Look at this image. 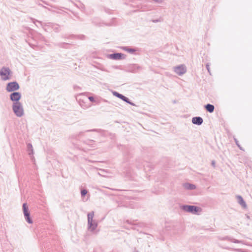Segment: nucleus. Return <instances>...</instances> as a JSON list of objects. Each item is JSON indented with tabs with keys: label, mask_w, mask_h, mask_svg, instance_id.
Wrapping results in <instances>:
<instances>
[{
	"label": "nucleus",
	"mask_w": 252,
	"mask_h": 252,
	"mask_svg": "<svg viewBox=\"0 0 252 252\" xmlns=\"http://www.w3.org/2000/svg\"><path fill=\"white\" fill-rule=\"evenodd\" d=\"M206 67L208 71V72L210 74H211V73H210V65L208 63H207L206 64Z\"/></svg>",
	"instance_id": "obj_29"
},
{
	"label": "nucleus",
	"mask_w": 252,
	"mask_h": 252,
	"mask_svg": "<svg viewBox=\"0 0 252 252\" xmlns=\"http://www.w3.org/2000/svg\"><path fill=\"white\" fill-rule=\"evenodd\" d=\"M236 197L237 199L238 203L241 205V206L244 208H246L247 207V204L243 197L239 195H237L236 196Z\"/></svg>",
	"instance_id": "obj_12"
},
{
	"label": "nucleus",
	"mask_w": 252,
	"mask_h": 252,
	"mask_svg": "<svg viewBox=\"0 0 252 252\" xmlns=\"http://www.w3.org/2000/svg\"><path fill=\"white\" fill-rule=\"evenodd\" d=\"M234 140H235L236 144L237 145V146L240 149L242 150V148L241 147L240 145H239V144L238 143V141L237 140V139H236V138H234Z\"/></svg>",
	"instance_id": "obj_27"
},
{
	"label": "nucleus",
	"mask_w": 252,
	"mask_h": 252,
	"mask_svg": "<svg viewBox=\"0 0 252 252\" xmlns=\"http://www.w3.org/2000/svg\"><path fill=\"white\" fill-rule=\"evenodd\" d=\"M180 209L186 212L190 213L192 214H197L198 212L201 210L199 207L189 205H181Z\"/></svg>",
	"instance_id": "obj_2"
},
{
	"label": "nucleus",
	"mask_w": 252,
	"mask_h": 252,
	"mask_svg": "<svg viewBox=\"0 0 252 252\" xmlns=\"http://www.w3.org/2000/svg\"><path fill=\"white\" fill-rule=\"evenodd\" d=\"M141 66L137 64H133L129 67V69L132 72H136L137 71L141 69Z\"/></svg>",
	"instance_id": "obj_15"
},
{
	"label": "nucleus",
	"mask_w": 252,
	"mask_h": 252,
	"mask_svg": "<svg viewBox=\"0 0 252 252\" xmlns=\"http://www.w3.org/2000/svg\"><path fill=\"white\" fill-rule=\"evenodd\" d=\"M29 45H30V46L31 47H32V48H33V47L35 46L34 45H33V44H30V43H29Z\"/></svg>",
	"instance_id": "obj_37"
},
{
	"label": "nucleus",
	"mask_w": 252,
	"mask_h": 252,
	"mask_svg": "<svg viewBox=\"0 0 252 252\" xmlns=\"http://www.w3.org/2000/svg\"><path fill=\"white\" fill-rule=\"evenodd\" d=\"M48 26L51 27L56 32H58L60 31V26L59 25L50 23Z\"/></svg>",
	"instance_id": "obj_18"
},
{
	"label": "nucleus",
	"mask_w": 252,
	"mask_h": 252,
	"mask_svg": "<svg viewBox=\"0 0 252 252\" xmlns=\"http://www.w3.org/2000/svg\"><path fill=\"white\" fill-rule=\"evenodd\" d=\"M123 49L130 54H133L135 52L137 51V50L135 48H130L128 46H125L123 47Z\"/></svg>",
	"instance_id": "obj_19"
},
{
	"label": "nucleus",
	"mask_w": 252,
	"mask_h": 252,
	"mask_svg": "<svg viewBox=\"0 0 252 252\" xmlns=\"http://www.w3.org/2000/svg\"><path fill=\"white\" fill-rule=\"evenodd\" d=\"M12 71L8 67L3 66L0 69V76L3 81L9 80L11 79Z\"/></svg>",
	"instance_id": "obj_4"
},
{
	"label": "nucleus",
	"mask_w": 252,
	"mask_h": 252,
	"mask_svg": "<svg viewBox=\"0 0 252 252\" xmlns=\"http://www.w3.org/2000/svg\"><path fill=\"white\" fill-rule=\"evenodd\" d=\"M21 96V94L20 92H14L10 94L9 98L10 100L13 102H20L19 100Z\"/></svg>",
	"instance_id": "obj_9"
},
{
	"label": "nucleus",
	"mask_w": 252,
	"mask_h": 252,
	"mask_svg": "<svg viewBox=\"0 0 252 252\" xmlns=\"http://www.w3.org/2000/svg\"><path fill=\"white\" fill-rule=\"evenodd\" d=\"M112 93L114 96L122 99V100L126 102L127 103H128L132 106H135V105L134 103H133L132 101H131L128 97L125 96L123 94H120L119 93L116 92V91H113L112 92Z\"/></svg>",
	"instance_id": "obj_7"
},
{
	"label": "nucleus",
	"mask_w": 252,
	"mask_h": 252,
	"mask_svg": "<svg viewBox=\"0 0 252 252\" xmlns=\"http://www.w3.org/2000/svg\"><path fill=\"white\" fill-rule=\"evenodd\" d=\"M86 131L87 132H88V131H97L98 132H101L103 131V130L100 129H91V130H88Z\"/></svg>",
	"instance_id": "obj_23"
},
{
	"label": "nucleus",
	"mask_w": 252,
	"mask_h": 252,
	"mask_svg": "<svg viewBox=\"0 0 252 252\" xmlns=\"http://www.w3.org/2000/svg\"><path fill=\"white\" fill-rule=\"evenodd\" d=\"M129 157H131V156L129 155H127V156H126L125 155V158H124V162H128V158Z\"/></svg>",
	"instance_id": "obj_25"
},
{
	"label": "nucleus",
	"mask_w": 252,
	"mask_h": 252,
	"mask_svg": "<svg viewBox=\"0 0 252 252\" xmlns=\"http://www.w3.org/2000/svg\"><path fill=\"white\" fill-rule=\"evenodd\" d=\"M12 108L14 114L17 117H21L24 115V109L21 102H13Z\"/></svg>",
	"instance_id": "obj_1"
},
{
	"label": "nucleus",
	"mask_w": 252,
	"mask_h": 252,
	"mask_svg": "<svg viewBox=\"0 0 252 252\" xmlns=\"http://www.w3.org/2000/svg\"><path fill=\"white\" fill-rule=\"evenodd\" d=\"M76 38H77L78 39H81V40H83V39H85V36L84 35H77V37Z\"/></svg>",
	"instance_id": "obj_26"
},
{
	"label": "nucleus",
	"mask_w": 252,
	"mask_h": 252,
	"mask_svg": "<svg viewBox=\"0 0 252 252\" xmlns=\"http://www.w3.org/2000/svg\"><path fill=\"white\" fill-rule=\"evenodd\" d=\"M80 106H81V107L83 108H85V106H84L81 102H80ZM87 107H86V108H87Z\"/></svg>",
	"instance_id": "obj_35"
},
{
	"label": "nucleus",
	"mask_w": 252,
	"mask_h": 252,
	"mask_svg": "<svg viewBox=\"0 0 252 252\" xmlns=\"http://www.w3.org/2000/svg\"><path fill=\"white\" fill-rule=\"evenodd\" d=\"M27 149H28V151L29 152V154L30 155H33V148H32V145L31 143L28 144Z\"/></svg>",
	"instance_id": "obj_20"
},
{
	"label": "nucleus",
	"mask_w": 252,
	"mask_h": 252,
	"mask_svg": "<svg viewBox=\"0 0 252 252\" xmlns=\"http://www.w3.org/2000/svg\"><path fill=\"white\" fill-rule=\"evenodd\" d=\"M63 37L65 38H67V39H75V38H76L77 35H75L74 34H71L67 36H63Z\"/></svg>",
	"instance_id": "obj_22"
},
{
	"label": "nucleus",
	"mask_w": 252,
	"mask_h": 252,
	"mask_svg": "<svg viewBox=\"0 0 252 252\" xmlns=\"http://www.w3.org/2000/svg\"><path fill=\"white\" fill-rule=\"evenodd\" d=\"M108 57L114 60H121L125 59L126 55L122 53H114L108 55Z\"/></svg>",
	"instance_id": "obj_8"
},
{
	"label": "nucleus",
	"mask_w": 252,
	"mask_h": 252,
	"mask_svg": "<svg viewBox=\"0 0 252 252\" xmlns=\"http://www.w3.org/2000/svg\"><path fill=\"white\" fill-rule=\"evenodd\" d=\"M204 108L209 113H213L215 109V107L213 105L208 103L204 105Z\"/></svg>",
	"instance_id": "obj_13"
},
{
	"label": "nucleus",
	"mask_w": 252,
	"mask_h": 252,
	"mask_svg": "<svg viewBox=\"0 0 252 252\" xmlns=\"http://www.w3.org/2000/svg\"><path fill=\"white\" fill-rule=\"evenodd\" d=\"M159 21V20H158V19L154 20L153 21V22H154V23H157V22H158Z\"/></svg>",
	"instance_id": "obj_36"
},
{
	"label": "nucleus",
	"mask_w": 252,
	"mask_h": 252,
	"mask_svg": "<svg viewBox=\"0 0 252 252\" xmlns=\"http://www.w3.org/2000/svg\"><path fill=\"white\" fill-rule=\"evenodd\" d=\"M174 71L179 75H182L187 71L186 67L184 64H181L174 67Z\"/></svg>",
	"instance_id": "obj_10"
},
{
	"label": "nucleus",
	"mask_w": 252,
	"mask_h": 252,
	"mask_svg": "<svg viewBox=\"0 0 252 252\" xmlns=\"http://www.w3.org/2000/svg\"><path fill=\"white\" fill-rule=\"evenodd\" d=\"M231 242L234 243H242V241L240 240H238L235 239H231L230 240Z\"/></svg>",
	"instance_id": "obj_24"
},
{
	"label": "nucleus",
	"mask_w": 252,
	"mask_h": 252,
	"mask_svg": "<svg viewBox=\"0 0 252 252\" xmlns=\"http://www.w3.org/2000/svg\"><path fill=\"white\" fill-rule=\"evenodd\" d=\"M183 187L185 189L188 190H193L195 189L196 186L193 184H191L189 183H186L183 184Z\"/></svg>",
	"instance_id": "obj_14"
},
{
	"label": "nucleus",
	"mask_w": 252,
	"mask_h": 252,
	"mask_svg": "<svg viewBox=\"0 0 252 252\" xmlns=\"http://www.w3.org/2000/svg\"><path fill=\"white\" fill-rule=\"evenodd\" d=\"M82 133V132H81L79 134H81Z\"/></svg>",
	"instance_id": "obj_38"
},
{
	"label": "nucleus",
	"mask_w": 252,
	"mask_h": 252,
	"mask_svg": "<svg viewBox=\"0 0 252 252\" xmlns=\"http://www.w3.org/2000/svg\"><path fill=\"white\" fill-rule=\"evenodd\" d=\"M191 121L192 124L197 126H200L203 123V120L201 117L197 116L193 117Z\"/></svg>",
	"instance_id": "obj_11"
},
{
	"label": "nucleus",
	"mask_w": 252,
	"mask_h": 252,
	"mask_svg": "<svg viewBox=\"0 0 252 252\" xmlns=\"http://www.w3.org/2000/svg\"><path fill=\"white\" fill-rule=\"evenodd\" d=\"M73 87H74V89L75 90H78L81 89V88L77 85H74Z\"/></svg>",
	"instance_id": "obj_31"
},
{
	"label": "nucleus",
	"mask_w": 252,
	"mask_h": 252,
	"mask_svg": "<svg viewBox=\"0 0 252 252\" xmlns=\"http://www.w3.org/2000/svg\"><path fill=\"white\" fill-rule=\"evenodd\" d=\"M20 86L18 82L16 81H13L9 82L7 84L6 87V90L8 92H14L19 89Z\"/></svg>",
	"instance_id": "obj_6"
},
{
	"label": "nucleus",
	"mask_w": 252,
	"mask_h": 252,
	"mask_svg": "<svg viewBox=\"0 0 252 252\" xmlns=\"http://www.w3.org/2000/svg\"><path fill=\"white\" fill-rule=\"evenodd\" d=\"M22 209L24 216L26 221L29 224L32 223L33 221L30 217V212L29 211V207L26 203L23 204Z\"/></svg>",
	"instance_id": "obj_5"
},
{
	"label": "nucleus",
	"mask_w": 252,
	"mask_h": 252,
	"mask_svg": "<svg viewBox=\"0 0 252 252\" xmlns=\"http://www.w3.org/2000/svg\"><path fill=\"white\" fill-rule=\"evenodd\" d=\"M84 143L90 146L92 148H95L96 147L95 141L94 140L87 139L85 140Z\"/></svg>",
	"instance_id": "obj_17"
},
{
	"label": "nucleus",
	"mask_w": 252,
	"mask_h": 252,
	"mask_svg": "<svg viewBox=\"0 0 252 252\" xmlns=\"http://www.w3.org/2000/svg\"><path fill=\"white\" fill-rule=\"evenodd\" d=\"M88 190L86 189H81V195L82 197H84L87 194Z\"/></svg>",
	"instance_id": "obj_21"
},
{
	"label": "nucleus",
	"mask_w": 252,
	"mask_h": 252,
	"mask_svg": "<svg viewBox=\"0 0 252 252\" xmlns=\"http://www.w3.org/2000/svg\"><path fill=\"white\" fill-rule=\"evenodd\" d=\"M38 22V23H39V24L41 25V22L40 21H38V20H33V22L34 23H35V22Z\"/></svg>",
	"instance_id": "obj_33"
},
{
	"label": "nucleus",
	"mask_w": 252,
	"mask_h": 252,
	"mask_svg": "<svg viewBox=\"0 0 252 252\" xmlns=\"http://www.w3.org/2000/svg\"><path fill=\"white\" fill-rule=\"evenodd\" d=\"M136 225L139 226H140V227H143L144 226V224L142 223H139L137 224Z\"/></svg>",
	"instance_id": "obj_32"
},
{
	"label": "nucleus",
	"mask_w": 252,
	"mask_h": 252,
	"mask_svg": "<svg viewBox=\"0 0 252 252\" xmlns=\"http://www.w3.org/2000/svg\"><path fill=\"white\" fill-rule=\"evenodd\" d=\"M88 99H89V100L91 102H95V99L94 98V97L93 96H90L88 97Z\"/></svg>",
	"instance_id": "obj_28"
},
{
	"label": "nucleus",
	"mask_w": 252,
	"mask_h": 252,
	"mask_svg": "<svg viewBox=\"0 0 252 252\" xmlns=\"http://www.w3.org/2000/svg\"><path fill=\"white\" fill-rule=\"evenodd\" d=\"M55 46H58L60 48H63L65 49L69 48L70 44L66 42H60L55 44Z\"/></svg>",
	"instance_id": "obj_16"
},
{
	"label": "nucleus",
	"mask_w": 252,
	"mask_h": 252,
	"mask_svg": "<svg viewBox=\"0 0 252 252\" xmlns=\"http://www.w3.org/2000/svg\"><path fill=\"white\" fill-rule=\"evenodd\" d=\"M94 212L92 211L88 214V229L91 231H94L97 226V223L93 220Z\"/></svg>",
	"instance_id": "obj_3"
},
{
	"label": "nucleus",
	"mask_w": 252,
	"mask_h": 252,
	"mask_svg": "<svg viewBox=\"0 0 252 252\" xmlns=\"http://www.w3.org/2000/svg\"><path fill=\"white\" fill-rule=\"evenodd\" d=\"M126 222L128 224H132V225H135V224L133 222L130 221L129 220H126Z\"/></svg>",
	"instance_id": "obj_30"
},
{
	"label": "nucleus",
	"mask_w": 252,
	"mask_h": 252,
	"mask_svg": "<svg viewBox=\"0 0 252 252\" xmlns=\"http://www.w3.org/2000/svg\"><path fill=\"white\" fill-rule=\"evenodd\" d=\"M211 164L213 167H215L216 162L214 160H213V161H212Z\"/></svg>",
	"instance_id": "obj_34"
},
{
	"label": "nucleus",
	"mask_w": 252,
	"mask_h": 252,
	"mask_svg": "<svg viewBox=\"0 0 252 252\" xmlns=\"http://www.w3.org/2000/svg\"><path fill=\"white\" fill-rule=\"evenodd\" d=\"M135 252H138V251H135Z\"/></svg>",
	"instance_id": "obj_39"
}]
</instances>
